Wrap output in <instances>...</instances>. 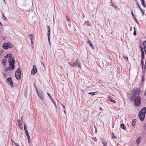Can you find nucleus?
<instances>
[{
  "mask_svg": "<svg viewBox=\"0 0 146 146\" xmlns=\"http://www.w3.org/2000/svg\"><path fill=\"white\" fill-rule=\"evenodd\" d=\"M134 93L132 96H131L129 98L130 100L132 101L134 100V104L135 106H139L141 104V98L140 96H139V91L137 90H134Z\"/></svg>",
  "mask_w": 146,
  "mask_h": 146,
  "instance_id": "f257e3e1",
  "label": "nucleus"
},
{
  "mask_svg": "<svg viewBox=\"0 0 146 146\" xmlns=\"http://www.w3.org/2000/svg\"><path fill=\"white\" fill-rule=\"evenodd\" d=\"M9 59V64L10 67L5 69V71L6 72L9 70H11L14 68V64L15 63V61L14 59L12 58H10Z\"/></svg>",
  "mask_w": 146,
  "mask_h": 146,
  "instance_id": "f03ea898",
  "label": "nucleus"
},
{
  "mask_svg": "<svg viewBox=\"0 0 146 146\" xmlns=\"http://www.w3.org/2000/svg\"><path fill=\"white\" fill-rule=\"evenodd\" d=\"M68 63L71 67H73L75 68L79 67L80 69H81V67L80 66V64L78 63V60L77 59H76L75 60L72 64H70V62H68Z\"/></svg>",
  "mask_w": 146,
  "mask_h": 146,
  "instance_id": "7ed1b4c3",
  "label": "nucleus"
},
{
  "mask_svg": "<svg viewBox=\"0 0 146 146\" xmlns=\"http://www.w3.org/2000/svg\"><path fill=\"white\" fill-rule=\"evenodd\" d=\"M21 71L20 68H19L16 71L15 73V76L17 80L21 79Z\"/></svg>",
  "mask_w": 146,
  "mask_h": 146,
  "instance_id": "20e7f679",
  "label": "nucleus"
},
{
  "mask_svg": "<svg viewBox=\"0 0 146 146\" xmlns=\"http://www.w3.org/2000/svg\"><path fill=\"white\" fill-rule=\"evenodd\" d=\"M37 71V69L35 65H33V69L31 70V74L32 75L35 74Z\"/></svg>",
  "mask_w": 146,
  "mask_h": 146,
  "instance_id": "39448f33",
  "label": "nucleus"
},
{
  "mask_svg": "<svg viewBox=\"0 0 146 146\" xmlns=\"http://www.w3.org/2000/svg\"><path fill=\"white\" fill-rule=\"evenodd\" d=\"M6 81L7 82L8 84H9L11 86V87L13 88V83L12 81L11 78V77L8 78L6 80Z\"/></svg>",
  "mask_w": 146,
  "mask_h": 146,
  "instance_id": "423d86ee",
  "label": "nucleus"
},
{
  "mask_svg": "<svg viewBox=\"0 0 146 146\" xmlns=\"http://www.w3.org/2000/svg\"><path fill=\"white\" fill-rule=\"evenodd\" d=\"M2 47L3 48L6 50H7L9 48H10V44L9 43H4L3 44Z\"/></svg>",
  "mask_w": 146,
  "mask_h": 146,
  "instance_id": "0eeeda50",
  "label": "nucleus"
},
{
  "mask_svg": "<svg viewBox=\"0 0 146 146\" xmlns=\"http://www.w3.org/2000/svg\"><path fill=\"white\" fill-rule=\"evenodd\" d=\"M139 116L140 119L141 121H142L144 120V119L145 115H144L142 113H139Z\"/></svg>",
  "mask_w": 146,
  "mask_h": 146,
  "instance_id": "6e6552de",
  "label": "nucleus"
},
{
  "mask_svg": "<svg viewBox=\"0 0 146 146\" xmlns=\"http://www.w3.org/2000/svg\"><path fill=\"white\" fill-rule=\"evenodd\" d=\"M39 98L41 100H43L44 98L43 94L42 92H40L38 94Z\"/></svg>",
  "mask_w": 146,
  "mask_h": 146,
  "instance_id": "1a4fd4ad",
  "label": "nucleus"
},
{
  "mask_svg": "<svg viewBox=\"0 0 146 146\" xmlns=\"http://www.w3.org/2000/svg\"><path fill=\"white\" fill-rule=\"evenodd\" d=\"M146 112V108L145 107H144L142 109L139 113H142L144 115H145V113Z\"/></svg>",
  "mask_w": 146,
  "mask_h": 146,
  "instance_id": "9d476101",
  "label": "nucleus"
},
{
  "mask_svg": "<svg viewBox=\"0 0 146 146\" xmlns=\"http://www.w3.org/2000/svg\"><path fill=\"white\" fill-rule=\"evenodd\" d=\"M17 122L18 123V127L21 129H22L23 128V127L21 124L20 123V121L19 120H17Z\"/></svg>",
  "mask_w": 146,
  "mask_h": 146,
  "instance_id": "9b49d317",
  "label": "nucleus"
},
{
  "mask_svg": "<svg viewBox=\"0 0 146 146\" xmlns=\"http://www.w3.org/2000/svg\"><path fill=\"white\" fill-rule=\"evenodd\" d=\"M108 99L109 101H110L113 103H116V102L115 101L112 99L109 96H108Z\"/></svg>",
  "mask_w": 146,
  "mask_h": 146,
  "instance_id": "f8f14e48",
  "label": "nucleus"
},
{
  "mask_svg": "<svg viewBox=\"0 0 146 146\" xmlns=\"http://www.w3.org/2000/svg\"><path fill=\"white\" fill-rule=\"evenodd\" d=\"M88 42L91 47L92 49H94V47L93 46V44L92 43L91 41L90 40H88Z\"/></svg>",
  "mask_w": 146,
  "mask_h": 146,
  "instance_id": "ddd939ff",
  "label": "nucleus"
},
{
  "mask_svg": "<svg viewBox=\"0 0 146 146\" xmlns=\"http://www.w3.org/2000/svg\"><path fill=\"white\" fill-rule=\"evenodd\" d=\"M141 139H140V138L139 137H138L137 139H136V143L137 144V145H138L141 141Z\"/></svg>",
  "mask_w": 146,
  "mask_h": 146,
  "instance_id": "4468645a",
  "label": "nucleus"
},
{
  "mask_svg": "<svg viewBox=\"0 0 146 146\" xmlns=\"http://www.w3.org/2000/svg\"><path fill=\"white\" fill-rule=\"evenodd\" d=\"M141 3L143 6L145 7H146V5L144 0H141Z\"/></svg>",
  "mask_w": 146,
  "mask_h": 146,
  "instance_id": "2eb2a0df",
  "label": "nucleus"
},
{
  "mask_svg": "<svg viewBox=\"0 0 146 146\" xmlns=\"http://www.w3.org/2000/svg\"><path fill=\"white\" fill-rule=\"evenodd\" d=\"M29 38H30L31 39V40H33L34 39V37L33 36V35L32 34H30V35H29Z\"/></svg>",
  "mask_w": 146,
  "mask_h": 146,
  "instance_id": "dca6fc26",
  "label": "nucleus"
},
{
  "mask_svg": "<svg viewBox=\"0 0 146 146\" xmlns=\"http://www.w3.org/2000/svg\"><path fill=\"white\" fill-rule=\"evenodd\" d=\"M84 25H87L89 26L91 25V24L88 21H85L84 23Z\"/></svg>",
  "mask_w": 146,
  "mask_h": 146,
  "instance_id": "f3484780",
  "label": "nucleus"
},
{
  "mask_svg": "<svg viewBox=\"0 0 146 146\" xmlns=\"http://www.w3.org/2000/svg\"><path fill=\"white\" fill-rule=\"evenodd\" d=\"M6 62L7 61L6 59L3 60L2 61V64L3 66H5L6 65Z\"/></svg>",
  "mask_w": 146,
  "mask_h": 146,
  "instance_id": "a211bd4d",
  "label": "nucleus"
},
{
  "mask_svg": "<svg viewBox=\"0 0 146 146\" xmlns=\"http://www.w3.org/2000/svg\"><path fill=\"white\" fill-rule=\"evenodd\" d=\"M121 127L124 130H125L126 129V127L123 124H121Z\"/></svg>",
  "mask_w": 146,
  "mask_h": 146,
  "instance_id": "6ab92c4d",
  "label": "nucleus"
},
{
  "mask_svg": "<svg viewBox=\"0 0 146 146\" xmlns=\"http://www.w3.org/2000/svg\"><path fill=\"white\" fill-rule=\"evenodd\" d=\"M2 16L3 17V20H4L5 21L7 20V18L5 16L3 13H2Z\"/></svg>",
  "mask_w": 146,
  "mask_h": 146,
  "instance_id": "aec40b11",
  "label": "nucleus"
},
{
  "mask_svg": "<svg viewBox=\"0 0 146 146\" xmlns=\"http://www.w3.org/2000/svg\"><path fill=\"white\" fill-rule=\"evenodd\" d=\"M136 121V119H133L132 121V124L133 126H134L135 125V123Z\"/></svg>",
  "mask_w": 146,
  "mask_h": 146,
  "instance_id": "412c9836",
  "label": "nucleus"
},
{
  "mask_svg": "<svg viewBox=\"0 0 146 146\" xmlns=\"http://www.w3.org/2000/svg\"><path fill=\"white\" fill-rule=\"evenodd\" d=\"M50 30H48L47 36L48 38L49 39V37H50Z\"/></svg>",
  "mask_w": 146,
  "mask_h": 146,
  "instance_id": "4be33fe9",
  "label": "nucleus"
},
{
  "mask_svg": "<svg viewBox=\"0 0 146 146\" xmlns=\"http://www.w3.org/2000/svg\"><path fill=\"white\" fill-rule=\"evenodd\" d=\"M141 60H143L144 58V52H141Z\"/></svg>",
  "mask_w": 146,
  "mask_h": 146,
  "instance_id": "5701e85b",
  "label": "nucleus"
},
{
  "mask_svg": "<svg viewBox=\"0 0 146 146\" xmlns=\"http://www.w3.org/2000/svg\"><path fill=\"white\" fill-rule=\"evenodd\" d=\"M102 143L104 146H106L107 145V142L106 141H103Z\"/></svg>",
  "mask_w": 146,
  "mask_h": 146,
  "instance_id": "b1692460",
  "label": "nucleus"
},
{
  "mask_svg": "<svg viewBox=\"0 0 146 146\" xmlns=\"http://www.w3.org/2000/svg\"><path fill=\"white\" fill-rule=\"evenodd\" d=\"M11 56V54H7L6 55V56H5V57L6 58H7L9 57H10Z\"/></svg>",
  "mask_w": 146,
  "mask_h": 146,
  "instance_id": "393cba45",
  "label": "nucleus"
},
{
  "mask_svg": "<svg viewBox=\"0 0 146 146\" xmlns=\"http://www.w3.org/2000/svg\"><path fill=\"white\" fill-rule=\"evenodd\" d=\"M96 92H89V93H88V94L90 95H92V96L95 95V94H94V93H96Z\"/></svg>",
  "mask_w": 146,
  "mask_h": 146,
  "instance_id": "a878e982",
  "label": "nucleus"
},
{
  "mask_svg": "<svg viewBox=\"0 0 146 146\" xmlns=\"http://www.w3.org/2000/svg\"><path fill=\"white\" fill-rule=\"evenodd\" d=\"M31 44H32V48H34V45L33 41L31 40Z\"/></svg>",
  "mask_w": 146,
  "mask_h": 146,
  "instance_id": "bb28decb",
  "label": "nucleus"
},
{
  "mask_svg": "<svg viewBox=\"0 0 146 146\" xmlns=\"http://www.w3.org/2000/svg\"><path fill=\"white\" fill-rule=\"evenodd\" d=\"M140 11H141V13H142V15L143 16L144 15V13L142 9H140Z\"/></svg>",
  "mask_w": 146,
  "mask_h": 146,
  "instance_id": "cd10ccee",
  "label": "nucleus"
},
{
  "mask_svg": "<svg viewBox=\"0 0 146 146\" xmlns=\"http://www.w3.org/2000/svg\"><path fill=\"white\" fill-rule=\"evenodd\" d=\"M142 44L144 46L146 45V40L145 41H143L142 43Z\"/></svg>",
  "mask_w": 146,
  "mask_h": 146,
  "instance_id": "c85d7f7f",
  "label": "nucleus"
},
{
  "mask_svg": "<svg viewBox=\"0 0 146 146\" xmlns=\"http://www.w3.org/2000/svg\"><path fill=\"white\" fill-rule=\"evenodd\" d=\"M66 19H67V21L68 22H70V19L68 18V17L67 16V15L66 16Z\"/></svg>",
  "mask_w": 146,
  "mask_h": 146,
  "instance_id": "c756f323",
  "label": "nucleus"
},
{
  "mask_svg": "<svg viewBox=\"0 0 146 146\" xmlns=\"http://www.w3.org/2000/svg\"><path fill=\"white\" fill-rule=\"evenodd\" d=\"M135 20V21L136 22V23L138 24L139 22L137 20V19L135 17V18H133Z\"/></svg>",
  "mask_w": 146,
  "mask_h": 146,
  "instance_id": "7c9ffc66",
  "label": "nucleus"
},
{
  "mask_svg": "<svg viewBox=\"0 0 146 146\" xmlns=\"http://www.w3.org/2000/svg\"><path fill=\"white\" fill-rule=\"evenodd\" d=\"M140 48L141 52H144L143 48L142 47V46H140Z\"/></svg>",
  "mask_w": 146,
  "mask_h": 146,
  "instance_id": "2f4dec72",
  "label": "nucleus"
},
{
  "mask_svg": "<svg viewBox=\"0 0 146 146\" xmlns=\"http://www.w3.org/2000/svg\"><path fill=\"white\" fill-rule=\"evenodd\" d=\"M131 14L132 15V16L133 17V18H135V17L133 15V11L132 10L131 11Z\"/></svg>",
  "mask_w": 146,
  "mask_h": 146,
  "instance_id": "473e14b6",
  "label": "nucleus"
},
{
  "mask_svg": "<svg viewBox=\"0 0 146 146\" xmlns=\"http://www.w3.org/2000/svg\"><path fill=\"white\" fill-rule=\"evenodd\" d=\"M112 133V138H114L116 139V137L115 136H114L113 133Z\"/></svg>",
  "mask_w": 146,
  "mask_h": 146,
  "instance_id": "72a5a7b5",
  "label": "nucleus"
},
{
  "mask_svg": "<svg viewBox=\"0 0 146 146\" xmlns=\"http://www.w3.org/2000/svg\"><path fill=\"white\" fill-rule=\"evenodd\" d=\"M141 64L142 67L143 68V66L144 64H143V62L142 60H141Z\"/></svg>",
  "mask_w": 146,
  "mask_h": 146,
  "instance_id": "f704fd0d",
  "label": "nucleus"
},
{
  "mask_svg": "<svg viewBox=\"0 0 146 146\" xmlns=\"http://www.w3.org/2000/svg\"><path fill=\"white\" fill-rule=\"evenodd\" d=\"M92 139L95 141H97V139L96 137L92 138Z\"/></svg>",
  "mask_w": 146,
  "mask_h": 146,
  "instance_id": "c9c22d12",
  "label": "nucleus"
},
{
  "mask_svg": "<svg viewBox=\"0 0 146 146\" xmlns=\"http://www.w3.org/2000/svg\"><path fill=\"white\" fill-rule=\"evenodd\" d=\"M47 94L48 95L50 99L52 98V97H51V96L50 95V94L49 93H47Z\"/></svg>",
  "mask_w": 146,
  "mask_h": 146,
  "instance_id": "e433bc0d",
  "label": "nucleus"
},
{
  "mask_svg": "<svg viewBox=\"0 0 146 146\" xmlns=\"http://www.w3.org/2000/svg\"><path fill=\"white\" fill-rule=\"evenodd\" d=\"M25 132V133H26L27 136H28V135H29V134L28 131H26V132Z\"/></svg>",
  "mask_w": 146,
  "mask_h": 146,
  "instance_id": "4c0bfd02",
  "label": "nucleus"
},
{
  "mask_svg": "<svg viewBox=\"0 0 146 146\" xmlns=\"http://www.w3.org/2000/svg\"><path fill=\"white\" fill-rule=\"evenodd\" d=\"M3 76L5 78H6V74L3 73Z\"/></svg>",
  "mask_w": 146,
  "mask_h": 146,
  "instance_id": "58836bf2",
  "label": "nucleus"
},
{
  "mask_svg": "<svg viewBox=\"0 0 146 146\" xmlns=\"http://www.w3.org/2000/svg\"><path fill=\"white\" fill-rule=\"evenodd\" d=\"M60 104L63 107L64 109H65V106L62 103H61Z\"/></svg>",
  "mask_w": 146,
  "mask_h": 146,
  "instance_id": "ea45409f",
  "label": "nucleus"
},
{
  "mask_svg": "<svg viewBox=\"0 0 146 146\" xmlns=\"http://www.w3.org/2000/svg\"><path fill=\"white\" fill-rule=\"evenodd\" d=\"M133 34L135 35H136V33L135 30L134 31V32L133 33Z\"/></svg>",
  "mask_w": 146,
  "mask_h": 146,
  "instance_id": "a19ab883",
  "label": "nucleus"
},
{
  "mask_svg": "<svg viewBox=\"0 0 146 146\" xmlns=\"http://www.w3.org/2000/svg\"><path fill=\"white\" fill-rule=\"evenodd\" d=\"M16 146H20L18 143H14Z\"/></svg>",
  "mask_w": 146,
  "mask_h": 146,
  "instance_id": "79ce46f5",
  "label": "nucleus"
},
{
  "mask_svg": "<svg viewBox=\"0 0 146 146\" xmlns=\"http://www.w3.org/2000/svg\"><path fill=\"white\" fill-rule=\"evenodd\" d=\"M28 140L30 139V137L29 135H28V136H27Z\"/></svg>",
  "mask_w": 146,
  "mask_h": 146,
  "instance_id": "37998d69",
  "label": "nucleus"
},
{
  "mask_svg": "<svg viewBox=\"0 0 146 146\" xmlns=\"http://www.w3.org/2000/svg\"><path fill=\"white\" fill-rule=\"evenodd\" d=\"M124 59L125 60H128V58L127 57H124Z\"/></svg>",
  "mask_w": 146,
  "mask_h": 146,
  "instance_id": "c03bdc74",
  "label": "nucleus"
},
{
  "mask_svg": "<svg viewBox=\"0 0 146 146\" xmlns=\"http://www.w3.org/2000/svg\"><path fill=\"white\" fill-rule=\"evenodd\" d=\"M47 29H48V30H50L49 26H47Z\"/></svg>",
  "mask_w": 146,
  "mask_h": 146,
  "instance_id": "a18cd8bd",
  "label": "nucleus"
},
{
  "mask_svg": "<svg viewBox=\"0 0 146 146\" xmlns=\"http://www.w3.org/2000/svg\"><path fill=\"white\" fill-rule=\"evenodd\" d=\"M136 5H137V8H138V7H139L140 6H139V5L138 3H136Z\"/></svg>",
  "mask_w": 146,
  "mask_h": 146,
  "instance_id": "49530a36",
  "label": "nucleus"
},
{
  "mask_svg": "<svg viewBox=\"0 0 146 146\" xmlns=\"http://www.w3.org/2000/svg\"><path fill=\"white\" fill-rule=\"evenodd\" d=\"M50 99L51 100L52 102H53H53H54V100L52 98Z\"/></svg>",
  "mask_w": 146,
  "mask_h": 146,
  "instance_id": "de8ad7c7",
  "label": "nucleus"
},
{
  "mask_svg": "<svg viewBox=\"0 0 146 146\" xmlns=\"http://www.w3.org/2000/svg\"><path fill=\"white\" fill-rule=\"evenodd\" d=\"M36 92L37 93V94H39V93H40V92H39L37 90V88H36Z\"/></svg>",
  "mask_w": 146,
  "mask_h": 146,
  "instance_id": "09e8293b",
  "label": "nucleus"
},
{
  "mask_svg": "<svg viewBox=\"0 0 146 146\" xmlns=\"http://www.w3.org/2000/svg\"><path fill=\"white\" fill-rule=\"evenodd\" d=\"M3 53V51H0V55H1V54Z\"/></svg>",
  "mask_w": 146,
  "mask_h": 146,
  "instance_id": "8fccbe9b",
  "label": "nucleus"
},
{
  "mask_svg": "<svg viewBox=\"0 0 146 146\" xmlns=\"http://www.w3.org/2000/svg\"><path fill=\"white\" fill-rule=\"evenodd\" d=\"M11 141L13 143H15V142L13 141V140L12 139H11Z\"/></svg>",
  "mask_w": 146,
  "mask_h": 146,
  "instance_id": "3c124183",
  "label": "nucleus"
},
{
  "mask_svg": "<svg viewBox=\"0 0 146 146\" xmlns=\"http://www.w3.org/2000/svg\"><path fill=\"white\" fill-rule=\"evenodd\" d=\"M48 42H49V43L50 44V37H49V39H48Z\"/></svg>",
  "mask_w": 146,
  "mask_h": 146,
  "instance_id": "603ef678",
  "label": "nucleus"
},
{
  "mask_svg": "<svg viewBox=\"0 0 146 146\" xmlns=\"http://www.w3.org/2000/svg\"><path fill=\"white\" fill-rule=\"evenodd\" d=\"M68 26L69 27H70L71 25V24L70 23H69L68 24Z\"/></svg>",
  "mask_w": 146,
  "mask_h": 146,
  "instance_id": "864d4df0",
  "label": "nucleus"
},
{
  "mask_svg": "<svg viewBox=\"0 0 146 146\" xmlns=\"http://www.w3.org/2000/svg\"><path fill=\"white\" fill-rule=\"evenodd\" d=\"M24 130H25V132L27 131V129L26 128H24Z\"/></svg>",
  "mask_w": 146,
  "mask_h": 146,
  "instance_id": "5fc2aeb1",
  "label": "nucleus"
},
{
  "mask_svg": "<svg viewBox=\"0 0 146 146\" xmlns=\"http://www.w3.org/2000/svg\"><path fill=\"white\" fill-rule=\"evenodd\" d=\"M30 142H31L30 139L28 140V142L29 143H30Z\"/></svg>",
  "mask_w": 146,
  "mask_h": 146,
  "instance_id": "6e6d98bb",
  "label": "nucleus"
},
{
  "mask_svg": "<svg viewBox=\"0 0 146 146\" xmlns=\"http://www.w3.org/2000/svg\"><path fill=\"white\" fill-rule=\"evenodd\" d=\"M54 105V106H55V107L56 109H57V106H56V104L55 105Z\"/></svg>",
  "mask_w": 146,
  "mask_h": 146,
  "instance_id": "4d7b16f0",
  "label": "nucleus"
},
{
  "mask_svg": "<svg viewBox=\"0 0 146 146\" xmlns=\"http://www.w3.org/2000/svg\"><path fill=\"white\" fill-rule=\"evenodd\" d=\"M24 128H26V125H24Z\"/></svg>",
  "mask_w": 146,
  "mask_h": 146,
  "instance_id": "13d9d810",
  "label": "nucleus"
},
{
  "mask_svg": "<svg viewBox=\"0 0 146 146\" xmlns=\"http://www.w3.org/2000/svg\"><path fill=\"white\" fill-rule=\"evenodd\" d=\"M112 6L113 7H115V8L116 7V6H114V5H112Z\"/></svg>",
  "mask_w": 146,
  "mask_h": 146,
  "instance_id": "bf43d9fd",
  "label": "nucleus"
},
{
  "mask_svg": "<svg viewBox=\"0 0 146 146\" xmlns=\"http://www.w3.org/2000/svg\"><path fill=\"white\" fill-rule=\"evenodd\" d=\"M0 25L1 26H2V24L0 22Z\"/></svg>",
  "mask_w": 146,
  "mask_h": 146,
  "instance_id": "052dcab7",
  "label": "nucleus"
},
{
  "mask_svg": "<svg viewBox=\"0 0 146 146\" xmlns=\"http://www.w3.org/2000/svg\"><path fill=\"white\" fill-rule=\"evenodd\" d=\"M100 110H103V109L101 107H100Z\"/></svg>",
  "mask_w": 146,
  "mask_h": 146,
  "instance_id": "680f3d73",
  "label": "nucleus"
},
{
  "mask_svg": "<svg viewBox=\"0 0 146 146\" xmlns=\"http://www.w3.org/2000/svg\"><path fill=\"white\" fill-rule=\"evenodd\" d=\"M144 94L145 95H146V90L145 92V93H144Z\"/></svg>",
  "mask_w": 146,
  "mask_h": 146,
  "instance_id": "e2e57ef3",
  "label": "nucleus"
},
{
  "mask_svg": "<svg viewBox=\"0 0 146 146\" xmlns=\"http://www.w3.org/2000/svg\"><path fill=\"white\" fill-rule=\"evenodd\" d=\"M64 113H65V114H66V111L65 110H64Z\"/></svg>",
  "mask_w": 146,
  "mask_h": 146,
  "instance_id": "0e129e2a",
  "label": "nucleus"
},
{
  "mask_svg": "<svg viewBox=\"0 0 146 146\" xmlns=\"http://www.w3.org/2000/svg\"><path fill=\"white\" fill-rule=\"evenodd\" d=\"M53 104H54V105H55V104H56V103H55V102H53Z\"/></svg>",
  "mask_w": 146,
  "mask_h": 146,
  "instance_id": "69168bd1",
  "label": "nucleus"
},
{
  "mask_svg": "<svg viewBox=\"0 0 146 146\" xmlns=\"http://www.w3.org/2000/svg\"><path fill=\"white\" fill-rule=\"evenodd\" d=\"M144 78L143 77L142 78V81H143V82H144Z\"/></svg>",
  "mask_w": 146,
  "mask_h": 146,
  "instance_id": "338daca9",
  "label": "nucleus"
},
{
  "mask_svg": "<svg viewBox=\"0 0 146 146\" xmlns=\"http://www.w3.org/2000/svg\"><path fill=\"white\" fill-rule=\"evenodd\" d=\"M145 54H146V49L145 50Z\"/></svg>",
  "mask_w": 146,
  "mask_h": 146,
  "instance_id": "774afa93",
  "label": "nucleus"
}]
</instances>
